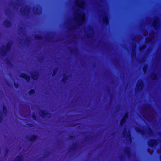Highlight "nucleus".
<instances>
[{
  "label": "nucleus",
  "mask_w": 161,
  "mask_h": 161,
  "mask_svg": "<svg viewBox=\"0 0 161 161\" xmlns=\"http://www.w3.org/2000/svg\"><path fill=\"white\" fill-rule=\"evenodd\" d=\"M11 47V43H8L6 46L4 45L2 46V47L0 49V54L2 57H5L7 56L8 53L10 50Z\"/></svg>",
  "instance_id": "1"
},
{
  "label": "nucleus",
  "mask_w": 161,
  "mask_h": 161,
  "mask_svg": "<svg viewBox=\"0 0 161 161\" xmlns=\"http://www.w3.org/2000/svg\"><path fill=\"white\" fill-rule=\"evenodd\" d=\"M78 15L79 17V19H76L77 21V26H80L83 25L85 22V15L84 13L79 14Z\"/></svg>",
  "instance_id": "2"
},
{
  "label": "nucleus",
  "mask_w": 161,
  "mask_h": 161,
  "mask_svg": "<svg viewBox=\"0 0 161 161\" xmlns=\"http://www.w3.org/2000/svg\"><path fill=\"white\" fill-rule=\"evenodd\" d=\"M39 114L40 116L42 118H45V117L49 118L51 117L52 115L51 113L47 112L45 110H41Z\"/></svg>",
  "instance_id": "3"
},
{
  "label": "nucleus",
  "mask_w": 161,
  "mask_h": 161,
  "mask_svg": "<svg viewBox=\"0 0 161 161\" xmlns=\"http://www.w3.org/2000/svg\"><path fill=\"white\" fill-rule=\"evenodd\" d=\"M158 140L157 139H151L148 142V145L151 148H153L158 144Z\"/></svg>",
  "instance_id": "4"
},
{
  "label": "nucleus",
  "mask_w": 161,
  "mask_h": 161,
  "mask_svg": "<svg viewBox=\"0 0 161 161\" xmlns=\"http://www.w3.org/2000/svg\"><path fill=\"white\" fill-rule=\"evenodd\" d=\"M159 18L156 17L153 23V26L154 29L157 30L159 28Z\"/></svg>",
  "instance_id": "5"
},
{
  "label": "nucleus",
  "mask_w": 161,
  "mask_h": 161,
  "mask_svg": "<svg viewBox=\"0 0 161 161\" xmlns=\"http://www.w3.org/2000/svg\"><path fill=\"white\" fill-rule=\"evenodd\" d=\"M102 22L103 24L107 25L109 24V20L106 13L104 14V16L102 18Z\"/></svg>",
  "instance_id": "6"
},
{
  "label": "nucleus",
  "mask_w": 161,
  "mask_h": 161,
  "mask_svg": "<svg viewBox=\"0 0 161 161\" xmlns=\"http://www.w3.org/2000/svg\"><path fill=\"white\" fill-rule=\"evenodd\" d=\"M143 87V83L142 80L141 81L138 83L137 85H136V92H137L140 91Z\"/></svg>",
  "instance_id": "7"
},
{
  "label": "nucleus",
  "mask_w": 161,
  "mask_h": 161,
  "mask_svg": "<svg viewBox=\"0 0 161 161\" xmlns=\"http://www.w3.org/2000/svg\"><path fill=\"white\" fill-rule=\"evenodd\" d=\"M20 77L25 79L27 82H28L30 80V76L26 73H21L20 74Z\"/></svg>",
  "instance_id": "8"
},
{
  "label": "nucleus",
  "mask_w": 161,
  "mask_h": 161,
  "mask_svg": "<svg viewBox=\"0 0 161 161\" xmlns=\"http://www.w3.org/2000/svg\"><path fill=\"white\" fill-rule=\"evenodd\" d=\"M20 77L25 79L27 82H28L30 80V76L26 73H21L20 74Z\"/></svg>",
  "instance_id": "9"
},
{
  "label": "nucleus",
  "mask_w": 161,
  "mask_h": 161,
  "mask_svg": "<svg viewBox=\"0 0 161 161\" xmlns=\"http://www.w3.org/2000/svg\"><path fill=\"white\" fill-rule=\"evenodd\" d=\"M77 6L81 9H83L85 7V3L83 1H80V2H78L77 0L75 2Z\"/></svg>",
  "instance_id": "10"
},
{
  "label": "nucleus",
  "mask_w": 161,
  "mask_h": 161,
  "mask_svg": "<svg viewBox=\"0 0 161 161\" xmlns=\"http://www.w3.org/2000/svg\"><path fill=\"white\" fill-rule=\"evenodd\" d=\"M31 78L34 81H36L39 77V73L38 72H35L34 74H31Z\"/></svg>",
  "instance_id": "11"
},
{
  "label": "nucleus",
  "mask_w": 161,
  "mask_h": 161,
  "mask_svg": "<svg viewBox=\"0 0 161 161\" xmlns=\"http://www.w3.org/2000/svg\"><path fill=\"white\" fill-rule=\"evenodd\" d=\"M28 7V6H26L25 8L22 9H21L20 11V13L23 15L26 16L27 15L28 13L29 12V10L27 9L26 10V9Z\"/></svg>",
  "instance_id": "12"
},
{
  "label": "nucleus",
  "mask_w": 161,
  "mask_h": 161,
  "mask_svg": "<svg viewBox=\"0 0 161 161\" xmlns=\"http://www.w3.org/2000/svg\"><path fill=\"white\" fill-rule=\"evenodd\" d=\"M38 138V136L36 134L31 135L29 138V140L31 142H33L36 140Z\"/></svg>",
  "instance_id": "13"
},
{
  "label": "nucleus",
  "mask_w": 161,
  "mask_h": 161,
  "mask_svg": "<svg viewBox=\"0 0 161 161\" xmlns=\"http://www.w3.org/2000/svg\"><path fill=\"white\" fill-rule=\"evenodd\" d=\"M150 78L153 81H155L158 80V76L156 73H153L151 75Z\"/></svg>",
  "instance_id": "14"
},
{
  "label": "nucleus",
  "mask_w": 161,
  "mask_h": 161,
  "mask_svg": "<svg viewBox=\"0 0 161 161\" xmlns=\"http://www.w3.org/2000/svg\"><path fill=\"white\" fill-rule=\"evenodd\" d=\"M125 153L129 157L131 155L130 148L129 147H125L124 150Z\"/></svg>",
  "instance_id": "15"
},
{
  "label": "nucleus",
  "mask_w": 161,
  "mask_h": 161,
  "mask_svg": "<svg viewBox=\"0 0 161 161\" xmlns=\"http://www.w3.org/2000/svg\"><path fill=\"white\" fill-rule=\"evenodd\" d=\"M3 25L6 28H8L11 26V23L9 20H5L3 22Z\"/></svg>",
  "instance_id": "16"
},
{
  "label": "nucleus",
  "mask_w": 161,
  "mask_h": 161,
  "mask_svg": "<svg viewBox=\"0 0 161 161\" xmlns=\"http://www.w3.org/2000/svg\"><path fill=\"white\" fill-rule=\"evenodd\" d=\"M135 130L136 132L140 133L142 136L144 135L145 134L144 131L139 128L136 127Z\"/></svg>",
  "instance_id": "17"
},
{
  "label": "nucleus",
  "mask_w": 161,
  "mask_h": 161,
  "mask_svg": "<svg viewBox=\"0 0 161 161\" xmlns=\"http://www.w3.org/2000/svg\"><path fill=\"white\" fill-rule=\"evenodd\" d=\"M68 79V76L66 74H64L63 77L61 81L64 84H66L67 83V81Z\"/></svg>",
  "instance_id": "18"
},
{
  "label": "nucleus",
  "mask_w": 161,
  "mask_h": 161,
  "mask_svg": "<svg viewBox=\"0 0 161 161\" xmlns=\"http://www.w3.org/2000/svg\"><path fill=\"white\" fill-rule=\"evenodd\" d=\"M127 119L123 117L120 122V125L121 126H123L126 123Z\"/></svg>",
  "instance_id": "19"
},
{
  "label": "nucleus",
  "mask_w": 161,
  "mask_h": 161,
  "mask_svg": "<svg viewBox=\"0 0 161 161\" xmlns=\"http://www.w3.org/2000/svg\"><path fill=\"white\" fill-rule=\"evenodd\" d=\"M23 157L22 155H18L15 158V161H23Z\"/></svg>",
  "instance_id": "20"
},
{
  "label": "nucleus",
  "mask_w": 161,
  "mask_h": 161,
  "mask_svg": "<svg viewBox=\"0 0 161 161\" xmlns=\"http://www.w3.org/2000/svg\"><path fill=\"white\" fill-rule=\"evenodd\" d=\"M77 146L78 145L76 143H73V146L70 148L69 151L70 152L71 150L72 151H75L77 148Z\"/></svg>",
  "instance_id": "21"
},
{
  "label": "nucleus",
  "mask_w": 161,
  "mask_h": 161,
  "mask_svg": "<svg viewBox=\"0 0 161 161\" xmlns=\"http://www.w3.org/2000/svg\"><path fill=\"white\" fill-rule=\"evenodd\" d=\"M2 109L4 114L5 115H6L8 112L7 108L6 106L5 105H3V106Z\"/></svg>",
  "instance_id": "22"
},
{
  "label": "nucleus",
  "mask_w": 161,
  "mask_h": 161,
  "mask_svg": "<svg viewBox=\"0 0 161 161\" xmlns=\"http://www.w3.org/2000/svg\"><path fill=\"white\" fill-rule=\"evenodd\" d=\"M34 37L37 40H42L43 39V37L39 34H35L34 35Z\"/></svg>",
  "instance_id": "23"
},
{
  "label": "nucleus",
  "mask_w": 161,
  "mask_h": 161,
  "mask_svg": "<svg viewBox=\"0 0 161 161\" xmlns=\"http://www.w3.org/2000/svg\"><path fill=\"white\" fill-rule=\"evenodd\" d=\"M34 14L35 15H39L40 14V12L39 8H37L35 10Z\"/></svg>",
  "instance_id": "24"
},
{
  "label": "nucleus",
  "mask_w": 161,
  "mask_h": 161,
  "mask_svg": "<svg viewBox=\"0 0 161 161\" xmlns=\"http://www.w3.org/2000/svg\"><path fill=\"white\" fill-rule=\"evenodd\" d=\"M136 45H134L132 47V51L133 54L134 56H136Z\"/></svg>",
  "instance_id": "25"
},
{
  "label": "nucleus",
  "mask_w": 161,
  "mask_h": 161,
  "mask_svg": "<svg viewBox=\"0 0 161 161\" xmlns=\"http://www.w3.org/2000/svg\"><path fill=\"white\" fill-rule=\"evenodd\" d=\"M127 139H129V140L130 142L132 141V138L131 135L130 131H128L127 135Z\"/></svg>",
  "instance_id": "26"
},
{
  "label": "nucleus",
  "mask_w": 161,
  "mask_h": 161,
  "mask_svg": "<svg viewBox=\"0 0 161 161\" xmlns=\"http://www.w3.org/2000/svg\"><path fill=\"white\" fill-rule=\"evenodd\" d=\"M35 92V90L34 89H31L28 92V94L29 95H32L34 94Z\"/></svg>",
  "instance_id": "27"
},
{
  "label": "nucleus",
  "mask_w": 161,
  "mask_h": 161,
  "mask_svg": "<svg viewBox=\"0 0 161 161\" xmlns=\"http://www.w3.org/2000/svg\"><path fill=\"white\" fill-rule=\"evenodd\" d=\"M5 60L6 64L8 66H11L12 65V63L8 58H5Z\"/></svg>",
  "instance_id": "28"
},
{
  "label": "nucleus",
  "mask_w": 161,
  "mask_h": 161,
  "mask_svg": "<svg viewBox=\"0 0 161 161\" xmlns=\"http://www.w3.org/2000/svg\"><path fill=\"white\" fill-rule=\"evenodd\" d=\"M58 71V69L57 68H54V69L53 70V73L52 74V77H53L56 74Z\"/></svg>",
  "instance_id": "29"
},
{
  "label": "nucleus",
  "mask_w": 161,
  "mask_h": 161,
  "mask_svg": "<svg viewBox=\"0 0 161 161\" xmlns=\"http://www.w3.org/2000/svg\"><path fill=\"white\" fill-rule=\"evenodd\" d=\"M32 117L34 120L36 121L37 120V118L35 113H33L32 114Z\"/></svg>",
  "instance_id": "30"
},
{
  "label": "nucleus",
  "mask_w": 161,
  "mask_h": 161,
  "mask_svg": "<svg viewBox=\"0 0 161 161\" xmlns=\"http://www.w3.org/2000/svg\"><path fill=\"white\" fill-rule=\"evenodd\" d=\"M9 152V149L8 148H6L5 149V154L4 156H7V154Z\"/></svg>",
  "instance_id": "31"
},
{
  "label": "nucleus",
  "mask_w": 161,
  "mask_h": 161,
  "mask_svg": "<svg viewBox=\"0 0 161 161\" xmlns=\"http://www.w3.org/2000/svg\"><path fill=\"white\" fill-rule=\"evenodd\" d=\"M123 117L128 119L129 117V113L128 112H126L124 114Z\"/></svg>",
  "instance_id": "32"
},
{
  "label": "nucleus",
  "mask_w": 161,
  "mask_h": 161,
  "mask_svg": "<svg viewBox=\"0 0 161 161\" xmlns=\"http://www.w3.org/2000/svg\"><path fill=\"white\" fill-rule=\"evenodd\" d=\"M153 133L152 130L150 128H148V130L147 132V133L149 135H150Z\"/></svg>",
  "instance_id": "33"
},
{
  "label": "nucleus",
  "mask_w": 161,
  "mask_h": 161,
  "mask_svg": "<svg viewBox=\"0 0 161 161\" xmlns=\"http://www.w3.org/2000/svg\"><path fill=\"white\" fill-rule=\"evenodd\" d=\"M142 69H143V71L144 73H145L147 71V66H144L143 67Z\"/></svg>",
  "instance_id": "34"
},
{
  "label": "nucleus",
  "mask_w": 161,
  "mask_h": 161,
  "mask_svg": "<svg viewBox=\"0 0 161 161\" xmlns=\"http://www.w3.org/2000/svg\"><path fill=\"white\" fill-rule=\"evenodd\" d=\"M75 137H76V136L75 135H74V136L71 135V136H70L69 137V140L73 139H74V138H75Z\"/></svg>",
  "instance_id": "35"
},
{
  "label": "nucleus",
  "mask_w": 161,
  "mask_h": 161,
  "mask_svg": "<svg viewBox=\"0 0 161 161\" xmlns=\"http://www.w3.org/2000/svg\"><path fill=\"white\" fill-rule=\"evenodd\" d=\"M14 85L15 86V87L16 89H18L19 87V85L17 83H16L15 82H14Z\"/></svg>",
  "instance_id": "36"
},
{
  "label": "nucleus",
  "mask_w": 161,
  "mask_h": 161,
  "mask_svg": "<svg viewBox=\"0 0 161 161\" xmlns=\"http://www.w3.org/2000/svg\"><path fill=\"white\" fill-rule=\"evenodd\" d=\"M89 138H90L88 136H86L85 137V140H84L85 142H87L88 141H89Z\"/></svg>",
  "instance_id": "37"
},
{
  "label": "nucleus",
  "mask_w": 161,
  "mask_h": 161,
  "mask_svg": "<svg viewBox=\"0 0 161 161\" xmlns=\"http://www.w3.org/2000/svg\"><path fill=\"white\" fill-rule=\"evenodd\" d=\"M27 125L30 127H32L33 126V124L32 123H28L27 124Z\"/></svg>",
  "instance_id": "38"
},
{
  "label": "nucleus",
  "mask_w": 161,
  "mask_h": 161,
  "mask_svg": "<svg viewBox=\"0 0 161 161\" xmlns=\"http://www.w3.org/2000/svg\"><path fill=\"white\" fill-rule=\"evenodd\" d=\"M126 133V130L125 129H124L123 132V135L124 136H125Z\"/></svg>",
  "instance_id": "39"
},
{
  "label": "nucleus",
  "mask_w": 161,
  "mask_h": 161,
  "mask_svg": "<svg viewBox=\"0 0 161 161\" xmlns=\"http://www.w3.org/2000/svg\"><path fill=\"white\" fill-rule=\"evenodd\" d=\"M3 120V117L2 115H0V123H1Z\"/></svg>",
  "instance_id": "40"
},
{
  "label": "nucleus",
  "mask_w": 161,
  "mask_h": 161,
  "mask_svg": "<svg viewBox=\"0 0 161 161\" xmlns=\"http://www.w3.org/2000/svg\"><path fill=\"white\" fill-rule=\"evenodd\" d=\"M91 37V35L90 34H87L86 35V37L88 38H89Z\"/></svg>",
  "instance_id": "41"
},
{
  "label": "nucleus",
  "mask_w": 161,
  "mask_h": 161,
  "mask_svg": "<svg viewBox=\"0 0 161 161\" xmlns=\"http://www.w3.org/2000/svg\"><path fill=\"white\" fill-rule=\"evenodd\" d=\"M120 159L121 161L123 160L124 159V157L123 156H121L120 157Z\"/></svg>",
  "instance_id": "42"
},
{
  "label": "nucleus",
  "mask_w": 161,
  "mask_h": 161,
  "mask_svg": "<svg viewBox=\"0 0 161 161\" xmlns=\"http://www.w3.org/2000/svg\"><path fill=\"white\" fill-rule=\"evenodd\" d=\"M70 52H71V53H73L74 51V50H73V49H71L70 50Z\"/></svg>",
  "instance_id": "43"
},
{
  "label": "nucleus",
  "mask_w": 161,
  "mask_h": 161,
  "mask_svg": "<svg viewBox=\"0 0 161 161\" xmlns=\"http://www.w3.org/2000/svg\"><path fill=\"white\" fill-rule=\"evenodd\" d=\"M48 156V155H46L45 154H44V156L43 157V158H45L46 157H47Z\"/></svg>",
  "instance_id": "44"
},
{
  "label": "nucleus",
  "mask_w": 161,
  "mask_h": 161,
  "mask_svg": "<svg viewBox=\"0 0 161 161\" xmlns=\"http://www.w3.org/2000/svg\"><path fill=\"white\" fill-rule=\"evenodd\" d=\"M89 30H90V31H93V28H91V29H89Z\"/></svg>",
  "instance_id": "45"
},
{
  "label": "nucleus",
  "mask_w": 161,
  "mask_h": 161,
  "mask_svg": "<svg viewBox=\"0 0 161 161\" xmlns=\"http://www.w3.org/2000/svg\"><path fill=\"white\" fill-rule=\"evenodd\" d=\"M108 92H109V93H110V92H111V91H110V90H109V89H108Z\"/></svg>",
  "instance_id": "46"
},
{
  "label": "nucleus",
  "mask_w": 161,
  "mask_h": 161,
  "mask_svg": "<svg viewBox=\"0 0 161 161\" xmlns=\"http://www.w3.org/2000/svg\"><path fill=\"white\" fill-rule=\"evenodd\" d=\"M148 108V107L147 106V107H146L145 108L146 109H147Z\"/></svg>",
  "instance_id": "47"
},
{
  "label": "nucleus",
  "mask_w": 161,
  "mask_h": 161,
  "mask_svg": "<svg viewBox=\"0 0 161 161\" xmlns=\"http://www.w3.org/2000/svg\"><path fill=\"white\" fill-rule=\"evenodd\" d=\"M42 60V58H40L39 59V61H41Z\"/></svg>",
  "instance_id": "48"
},
{
  "label": "nucleus",
  "mask_w": 161,
  "mask_h": 161,
  "mask_svg": "<svg viewBox=\"0 0 161 161\" xmlns=\"http://www.w3.org/2000/svg\"><path fill=\"white\" fill-rule=\"evenodd\" d=\"M160 161H161V155L160 156Z\"/></svg>",
  "instance_id": "49"
},
{
  "label": "nucleus",
  "mask_w": 161,
  "mask_h": 161,
  "mask_svg": "<svg viewBox=\"0 0 161 161\" xmlns=\"http://www.w3.org/2000/svg\"><path fill=\"white\" fill-rule=\"evenodd\" d=\"M41 159H42V158H39V159L41 160Z\"/></svg>",
  "instance_id": "50"
},
{
  "label": "nucleus",
  "mask_w": 161,
  "mask_h": 161,
  "mask_svg": "<svg viewBox=\"0 0 161 161\" xmlns=\"http://www.w3.org/2000/svg\"><path fill=\"white\" fill-rule=\"evenodd\" d=\"M27 41H29V40H27Z\"/></svg>",
  "instance_id": "51"
},
{
  "label": "nucleus",
  "mask_w": 161,
  "mask_h": 161,
  "mask_svg": "<svg viewBox=\"0 0 161 161\" xmlns=\"http://www.w3.org/2000/svg\"><path fill=\"white\" fill-rule=\"evenodd\" d=\"M73 28H75V27H73Z\"/></svg>",
  "instance_id": "52"
},
{
  "label": "nucleus",
  "mask_w": 161,
  "mask_h": 161,
  "mask_svg": "<svg viewBox=\"0 0 161 161\" xmlns=\"http://www.w3.org/2000/svg\"><path fill=\"white\" fill-rule=\"evenodd\" d=\"M138 161H140V160H138Z\"/></svg>",
  "instance_id": "53"
}]
</instances>
